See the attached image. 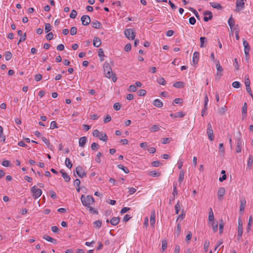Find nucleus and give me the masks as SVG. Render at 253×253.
<instances>
[{
    "label": "nucleus",
    "instance_id": "nucleus-13",
    "mask_svg": "<svg viewBox=\"0 0 253 253\" xmlns=\"http://www.w3.org/2000/svg\"><path fill=\"white\" fill-rule=\"evenodd\" d=\"M245 2L244 0H237L236 1V10L240 11L244 7Z\"/></svg>",
    "mask_w": 253,
    "mask_h": 253
},
{
    "label": "nucleus",
    "instance_id": "nucleus-9",
    "mask_svg": "<svg viewBox=\"0 0 253 253\" xmlns=\"http://www.w3.org/2000/svg\"><path fill=\"white\" fill-rule=\"evenodd\" d=\"M76 172L78 175L81 178H83L86 175L84 169L81 166H78L76 168Z\"/></svg>",
    "mask_w": 253,
    "mask_h": 253
},
{
    "label": "nucleus",
    "instance_id": "nucleus-61",
    "mask_svg": "<svg viewBox=\"0 0 253 253\" xmlns=\"http://www.w3.org/2000/svg\"><path fill=\"white\" fill-rule=\"evenodd\" d=\"M42 79V75L40 74H36L35 76V80L37 82H39Z\"/></svg>",
    "mask_w": 253,
    "mask_h": 253
},
{
    "label": "nucleus",
    "instance_id": "nucleus-2",
    "mask_svg": "<svg viewBox=\"0 0 253 253\" xmlns=\"http://www.w3.org/2000/svg\"><path fill=\"white\" fill-rule=\"evenodd\" d=\"M103 69L106 77L110 79L113 75V72L109 63L105 62L103 66Z\"/></svg>",
    "mask_w": 253,
    "mask_h": 253
},
{
    "label": "nucleus",
    "instance_id": "nucleus-14",
    "mask_svg": "<svg viewBox=\"0 0 253 253\" xmlns=\"http://www.w3.org/2000/svg\"><path fill=\"white\" fill-rule=\"evenodd\" d=\"M225 193V189L224 187H220L217 191V196L219 200H222Z\"/></svg>",
    "mask_w": 253,
    "mask_h": 253
},
{
    "label": "nucleus",
    "instance_id": "nucleus-36",
    "mask_svg": "<svg viewBox=\"0 0 253 253\" xmlns=\"http://www.w3.org/2000/svg\"><path fill=\"white\" fill-rule=\"evenodd\" d=\"M209 220L210 221H214V215L211 208L210 209V211L209 212Z\"/></svg>",
    "mask_w": 253,
    "mask_h": 253
},
{
    "label": "nucleus",
    "instance_id": "nucleus-26",
    "mask_svg": "<svg viewBox=\"0 0 253 253\" xmlns=\"http://www.w3.org/2000/svg\"><path fill=\"white\" fill-rule=\"evenodd\" d=\"M241 146H242V142L239 139L237 142V146L236 147V151L237 153H240L241 152Z\"/></svg>",
    "mask_w": 253,
    "mask_h": 253
},
{
    "label": "nucleus",
    "instance_id": "nucleus-31",
    "mask_svg": "<svg viewBox=\"0 0 253 253\" xmlns=\"http://www.w3.org/2000/svg\"><path fill=\"white\" fill-rule=\"evenodd\" d=\"M117 167L118 169L123 170L126 173H128L129 172V169L122 165H118Z\"/></svg>",
    "mask_w": 253,
    "mask_h": 253
},
{
    "label": "nucleus",
    "instance_id": "nucleus-44",
    "mask_svg": "<svg viewBox=\"0 0 253 253\" xmlns=\"http://www.w3.org/2000/svg\"><path fill=\"white\" fill-rule=\"evenodd\" d=\"M51 30V25L49 23L45 24V32L48 33Z\"/></svg>",
    "mask_w": 253,
    "mask_h": 253
},
{
    "label": "nucleus",
    "instance_id": "nucleus-56",
    "mask_svg": "<svg viewBox=\"0 0 253 253\" xmlns=\"http://www.w3.org/2000/svg\"><path fill=\"white\" fill-rule=\"evenodd\" d=\"M121 105L119 103H115L113 105L114 109L118 111L121 109Z\"/></svg>",
    "mask_w": 253,
    "mask_h": 253
},
{
    "label": "nucleus",
    "instance_id": "nucleus-4",
    "mask_svg": "<svg viewBox=\"0 0 253 253\" xmlns=\"http://www.w3.org/2000/svg\"><path fill=\"white\" fill-rule=\"evenodd\" d=\"M31 191L34 198L35 199L39 198L42 194V190L37 188L36 186H33L31 189Z\"/></svg>",
    "mask_w": 253,
    "mask_h": 253
},
{
    "label": "nucleus",
    "instance_id": "nucleus-35",
    "mask_svg": "<svg viewBox=\"0 0 253 253\" xmlns=\"http://www.w3.org/2000/svg\"><path fill=\"white\" fill-rule=\"evenodd\" d=\"M4 56L5 60L8 61L12 58V55L10 51H6Z\"/></svg>",
    "mask_w": 253,
    "mask_h": 253
},
{
    "label": "nucleus",
    "instance_id": "nucleus-21",
    "mask_svg": "<svg viewBox=\"0 0 253 253\" xmlns=\"http://www.w3.org/2000/svg\"><path fill=\"white\" fill-rule=\"evenodd\" d=\"M110 222L112 225H117L120 222V218L118 217H113Z\"/></svg>",
    "mask_w": 253,
    "mask_h": 253
},
{
    "label": "nucleus",
    "instance_id": "nucleus-7",
    "mask_svg": "<svg viewBox=\"0 0 253 253\" xmlns=\"http://www.w3.org/2000/svg\"><path fill=\"white\" fill-rule=\"evenodd\" d=\"M243 44L244 47V52L246 58H248L250 56L249 52L250 50V47L248 42L245 39L243 40Z\"/></svg>",
    "mask_w": 253,
    "mask_h": 253
},
{
    "label": "nucleus",
    "instance_id": "nucleus-22",
    "mask_svg": "<svg viewBox=\"0 0 253 253\" xmlns=\"http://www.w3.org/2000/svg\"><path fill=\"white\" fill-rule=\"evenodd\" d=\"M60 172L62 173V176L65 180V181L69 182L70 180V177L68 175V174L66 172H65L63 170H61Z\"/></svg>",
    "mask_w": 253,
    "mask_h": 253
},
{
    "label": "nucleus",
    "instance_id": "nucleus-40",
    "mask_svg": "<svg viewBox=\"0 0 253 253\" xmlns=\"http://www.w3.org/2000/svg\"><path fill=\"white\" fill-rule=\"evenodd\" d=\"M86 208L89 210V212L91 213L96 214L98 213V211L95 209H93L91 206H89L88 207H87Z\"/></svg>",
    "mask_w": 253,
    "mask_h": 253
},
{
    "label": "nucleus",
    "instance_id": "nucleus-18",
    "mask_svg": "<svg viewBox=\"0 0 253 253\" xmlns=\"http://www.w3.org/2000/svg\"><path fill=\"white\" fill-rule=\"evenodd\" d=\"M101 44V40L97 37H95L93 39V45L95 47H98Z\"/></svg>",
    "mask_w": 253,
    "mask_h": 253
},
{
    "label": "nucleus",
    "instance_id": "nucleus-3",
    "mask_svg": "<svg viewBox=\"0 0 253 253\" xmlns=\"http://www.w3.org/2000/svg\"><path fill=\"white\" fill-rule=\"evenodd\" d=\"M124 34L126 37L129 40H133L135 37V32L132 29H127L125 30Z\"/></svg>",
    "mask_w": 253,
    "mask_h": 253
},
{
    "label": "nucleus",
    "instance_id": "nucleus-57",
    "mask_svg": "<svg viewBox=\"0 0 253 253\" xmlns=\"http://www.w3.org/2000/svg\"><path fill=\"white\" fill-rule=\"evenodd\" d=\"M53 37H54V35H53V33L52 32H50L46 35V39L47 40L50 41L53 39Z\"/></svg>",
    "mask_w": 253,
    "mask_h": 253
},
{
    "label": "nucleus",
    "instance_id": "nucleus-55",
    "mask_svg": "<svg viewBox=\"0 0 253 253\" xmlns=\"http://www.w3.org/2000/svg\"><path fill=\"white\" fill-rule=\"evenodd\" d=\"M224 227V223L222 220H221L220 222L219 223V233L222 234L223 232Z\"/></svg>",
    "mask_w": 253,
    "mask_h": 253
},
{
    "label": "nucleus",
    "instance_id": "nucleus-25",
    "mask_svg": "<svg viewBox=\"0 0 253 253\" xmlns=\"http://www.w3.org/2000/svg\"><path fill=\"white\" fill-rule=\"evenodd\" d=\"M247 104L245 102L244 103L243 106L242 107V116L243 117H246L247 116Z\"/></svg>",
    "mask_w": 253,
    "mask_h": 253
},
{
    "label": "nucleus",
    "instance_id": "nucleus-30",
    "mask_svg": "<svg viewBox=\"0 0 253 253\" xmlns=\"http://www.w3.org/2000/svg\"><path fill=\"white\" fill-rule=\"evenodd\" d=\"M160 129V127L159 125H154L150 128V130L151 132H156L159 130Z\"/></svg>",
    "mask_w": 253,
    "mask_h": 253
},
{
    "label": "nucleus",
    "instance_id": "nucleus-32",
    "mask_svg": "<svg viewBox=\"0 0 253 253\" xmlns=\"http://www.w3.org/2000/svg\"><path fill=\"white\" fill-rule=\"evenodd\" d=\"M93 224L94 227L96 228H99L102 226V221L100 220H98L94 221Z\"/></svg>",
    "mask_w": 253,
    "mask_h": 253
},
{
    "label": "nucleus",
    "instance_id": "nucleus-38",
    "mask_svg": "<svg viewBox=\"0 0 253 253\" xmlns=\"http://www.w3.org/2000/svg\"><path fill=\"white\" fill-rule=\"evenodd\" d=\"M167 246H168L167 241L165 240H163L162 242V249L163 252L165 251L166 250Z\"/></svg>",
    "mask_w": 253,
    "mask_h": 253
},
{
    "label": "nucleus",
    "instance_id": "nucleus-47",
    "mask_svg": "<svg viewBox=\"0 0 253 253\" xmlns=\"http://www.w3.org/2000/svg\"><path fill=\"white\" fill-rule=\"evenodd\" d=\"M158 83L161 85H165L166 84V81L164 78H160L157 80Z\"/></svg>",
    "mask_w": 253,
    "mask_h": 253
},
{
    "label": "nucleus",
    "instance_id": "nucleus-48",
    "mask_svg": "<svg viewBox=\"0 0 253 253\" xmlns=\"http://www.w3.org/2000/svg\"><path fill=\"white\" fill-rule=\"evenodd\" d=\"M99 145L95 143V142H93L91 144V149L92 150H94L95 149H97L99 148Z\"/></svg>",
    "mask_w": 253,
    "mask_h": 253
},
{
    "label": "nucleus",
    "instance_id": "nucleus-19",
    "mask_svg": "<svg viewBox=\"0 0 253 253\" xmlns=\"http://www.w3.org/2000/svg\"><path fill=\"white\" fill-rule=\"evenodd\" d=\"M153 104L154 106L158 108H161L163 105V103L158 99H155L153 101Z\"/></svg>",
    "mask_w": 253,
    "mask_h": 253
},
{
    "label": "nucleus",
    "instance_id": "nucleus-6",
    "mask_svg": "<svg viewBox=\"0 0 253 253\" xmlns=\"http://www.w3.org/2000/svg\"><path fill=\"white\" fill-rule=\"evenodd\" d=\"M243 222L241 218L239 217L238 219V240H240L243 234Z\"/></svg>",
    "mask_w": 253,
    "mask_h": 253
},
{
    "label": "nucleus",
    "instance_id": "nucleus-49",
    "mask_svg": "<svg viewBox=\"0 0 253 253\" xmlns=\"http://www.w3.org/2000/svg\"><path fill=\"white\" fill-rule=\"evenodd\" d=\"M77 15V11L73 9L71 11V13L70 15V17L71 18L74 19L76 17Z\"/></svg>",
    "mask_w": 253,
    "mask_h": 253
},
{
    "label": "nucleus",
    "instance_id": "nucleus-42",
    "mask_svg": "<svg viewBox=\"0 0 253 253\" xmlns=\"http://www.w3.org/2000/svg\"><path fill=\"white\" fill-rule=\"evenodd\" d=\"M180 210V205L179 204V201H178L176 204L175 206V213L178 214Z\"/></svg>",
    "mask_w": 253,
    "mask_h": 253
},
{
    "label": "nucleus",
    "instance_id": "nucleus-8",
    "mask_svg": "<svg viewBox=\"0 0 253 253\" xmlns=\"http://www.w3.org/2000/svg\"><path fill=\"white\" fill-rule=\"evenodd\" d=\"M207 134H208L209 139L211 141L213 140L214 137L213 130H212L211 126L210 123H209L208 125Z\"/></svg>",
    "mask_w": 253,
    "mask_h": 253
},
{
    "label": "nucleus",
    "instance_id": "nucleus-28",
    "mask_svg": "<svg viewBox=\"0 0 253 253\" xmlns=\"http://www.w3.org/2000/svg\"><path fill=\"white\" fill-rule=\"evenodd\" d=\"M173 86L176 88H182L184 87V83L182 82H176L173 84Z\"/></svg>",
    "mask_w": 253,
    "mask_h": 253
},
{
    "label": "nucleus",
    "instance_id": "nucleus-27",
    "mask_svg": "<svg viewBox=\"0 0 253 253\" xmlns=\"http://www.w3.org/2000/svg\"><path fill=\"white\" fill-rule=\"evenodd\" d=\"M149 175L152 177H158L161 175V172L155 170H152L149 172Z\"/></svg>",
    "mask_w": 253,
    "mask_h": 253
},
{
    "label": "nucleus",
    "instance_id": "nucleus-39",
    "mask_svg": "<svg viewBox=\"0 0 253 253\" xmlns=\"http://www.w3.org/2000/svg\"><path fill=\"white\" fill-rule=\"evenodd\" d=\"M65 165L66 167H67L69 169H71V168L72 167V164L71 163V162L70 160L68 158H66Z\"/></svg>",
    "mask_w": 253,
    "mask_h": 253
},
{
    "label": "nucleus",
    "instance_id": "nucleus-43",
    "mask_svg": "<svg viewBox=\"0 0 253 253\" xmlns=\"http://www.w3.org/2000/svg\"><path fill=\"white\" fill-rule=\"evenodd\" d=\"M102 156V153L100 152H98L96 155V158H95V161L98 163H101L100 157Z\"/></svg>",
    "mask_w": 253,
    "mask_h": 253
},
{
    "label": "nucleus",
    "instance_id": "nucleus-58",
    "mask_svg": "<svg viewBox=\"0 0 253 253\" xmlns=\"http://www.w3.org/2000/svg\"><path fill=\"white\" fill-rule=\"evenodd\" d=\"M183 160L182 159H179L177 162V165L178 169H181L183 166Z\"/></svg>",
    "mask_w": 253,
    "mask_h": 253
},
{
    "label": "nucleus",
    "instance_id": "nucleus-62",
    "mask_svg": "<svg viewBox=\"0 0 253 253\" xmlns=\"http://www.w3.org/2000/svg\"><path fill=\"white\" fill-rule=\"evenodd\" d=\"M131 49V45L130 43H127L125 46V50L126 52L129 51Z\"/></svg>",
    "mask_w": 253,
    "mask_h": 253
},
{
    "label": "nucleus",
    "instance_id": "nucleus-20",
    "mask_svg": "<svg viewBox=\"0 0 253 253\" xmlns=\"http://www.w3.org/2000/svg\"><path fill=\"white\" fill-rule=\"evenodd\" d=\"M91 26L93 28L97 29H100L101 27V23L97 20L92 22Z\"/></svg>",
    "mask_w": 253,
    "mask_h": 253
},
{
    "label": "nucleus",
    "instance_id": "nucleus-17",
    "mask_svg": "<svg viewBox=\"0 0 253 253\" xmlns=\"http://www.w3.org/2000/svg\"><path fill=\"white\" fill-rule=\"evenodd\" d=\"M87 141V138L85 136L82 137L79 139V146L80 147H84V145L85 144L86 142Z\"/></svg>",
    "mask_w": 253,
    "mask_h": 253
},
{
    "label": "nucleus",
    "instance_id": "nucleus-53",
    "mask_svg": "<svg viewBox=\"0 0 253 253\" xmlns=\"http://www.w3.org/2000/svg\"><path fill=\"white\" fill-rule=\"evenodd\" d=\"M212 229L214 232H215L217 230V227H218V224L217 222H215L214 221H213L212 223Z\"/></svg>",
    "mask_w": 253,
    "mask_h": 253
},
{
    "label": "nucleus",
    "instance_id": "nucleus-51",
    "mask_svg": "<svg viewBox=\"0 0 253 253\" xmlns=\"http://www.w3.org/2000/svg\"><path fill=\"white\" fill-rule=\"evenodd\" d=\"M173 192H172V195H173V196L175 197L178 194V192H177V190L176 189V184L174 183L173 185Z\"/></svg>",
    "mask_w": 253,
    "mask_h": 253
},
{
    "label": "nucleus",
    "instance_id": "nucleus-60",
    "mask_svg": "<svg viewBox=\"0 0 253 253\" xmlns=\"http://www.w3.org/2000/svg\"><path fill=\"white\" fill-rule=\"evenodd\" d=\"M219 151L220 153H224L225 152L224 148L223 143H220L219 145Z\"/></svg>",
    "mask_w": 253,
    "mask_h": 253
},
{
    "label": "nucleus",
    "instance_id": "nucleus-63",
    "mask_svg": "<svg viewBox=\"0 0 253 253\" xmlns=\"http://www.w3.org/2000/svg\"><path fill=\"white\" fill-rule=\"evenodd\" d=\"M42 141L48 146L49 147V146L50 145V142H49V141L48 139H47L46 138L44 137H42Z\"/></svg>",
    "mask_w": 253,
    "mask_h": 253
},
{
    "label": "nucleus",
    "instance_id": "nucleus-23",
    "mask_svg": "<svg viewBox=\"0 0 253 253\" xmlns=\"http://www.w3.org/2000/svg\"><path fill=\"white\" fill-rule=\"evenodd\" d=\"M43 238L48 241V242H50L51 243H52L53 244H56V240L51 237H50V236H48V235H45L43 237Z\"/></svg>",
    "mask_w": 253,
    "mask_h": 253
},
{
    "label": "nucleus",
    "instance_id": "nucleus-10",
    "mask_svg": "<svg viewBox=\"0 0 253 253\" xmlns=\"http://www.w3.org/2000/svg\"><path fill=\"white\" fill-rule=\"evenodd\" d=\"M82 23L84 26L88 25L90 23V18L88 15H83L81 19Z\"/></svg>",
    "mask_w": 253,
    "mask_h": 253
},
{
    "label": "nucleus",
    "instance_id": "nucleus-41",
    "mask_svg": "<svg viewBox=\"0 0 253 253\" xmlns=\"http://www.w3.org/2000/svg\"><path fill=\"white\" fill-rule=\"evenodd\" d=\"M246 205V201L243 200L241 201V205L240 207V211L242 212L244 211L245 207Z\"/></svg>",
    "mask_w": 253,
    "mask_h": 253
},
{
    "label": "nucleus",
    "instance_id": "nucleus-64",
    "mask_svg": "<svg viewBox=\"0 0 253 253\" xmlns=\"http://www.w3.org/2000/svg\"><path fill=\"white\" fill-rule=\"evenodd\" d=\"M189 23L191 25H194L196 22L194 17H191L189 19Z\"/></svg>",
    "mask_w": 253,
    "mask_h": 253
},
{
    "label": "nucleus",
    "instance_id": "nucleus-34",
    "mask_svg": "<svg viewBox=\"0 0 253 253\" xmlns=\"http://www.w3.org/2000/svg\"><path fill=\"white\" fill-rule=\"evenodd\" d=\"M184 172L183 170H181L179 172V176H178V181L181 183L184 179Z\"/></svg>",
    "mask_w": 253,
    "mask_h": 253
},
{
    "label": "nucleus",
    "instance_id": "nucleus-37",
    "mask_svg": "<svg viewBox=\"0 0 253 253\" xmlns=\"http://www.w3.org/2000/svg\"><path fill=\"white\" fill-rule=\"evenodd\" d=\"M228 25L230 26V28L232 29L234 25V20L232 18V16L229 19V20L228 21Z\"/></svg>",
    "mask_w": 253,
    "mask_h": 253
},
{
    "label": "nucleus",
    "instance_id": "nucleus-11",
    "mask_svg": "<svg viewBox=\"0 0 253 253\" xmlns=\"http://www.w3.org/2000/svg\"><path fill=\"white\" fill-rule=\"evenodd\" d=\"M155 218H156L155 211H153L151 212L150 218V225L152 228H154L155 226V221H156Z\"/></svg>",
    "mask_w": 253,
    "mask_h": 253
},
{
    "label": "nucleus",
    "instance_id": "nucleus-15",
    "mask_svg": "<svg viewBox=\"0 0 253 253\" xmlns=\"http://www.w3.org/2000/svg\"><path fill=\"white\" fill-rule=\"evenodd\" d=\"M200 54L198 52L195 51L193 53L192 62L194 65H197L199 59Z\"/></svg>",
    "mask_w": 253,
    "mask_h": 253
},
{
    "label": "nucleus",
    "instance_id": "nucleus-50",
    "mask_svg": "<svg viewBox=\"0 0 253 253\" xmlns=\"http://www.w3.org/2000/svg\"><path fill=\"white\" fill-rule=\"evenodd\" d=\"M77 29L76 27H72L70 30V34L72 36L77 34Z\"/></svg>",
    "mask_w": 253,
    "mask_h": 253
},
{
    "label": "nucleus",
    "instance_id": "nucleus-1",
    "mask_svg": "<svg viewBox=\"0 0 253 253\" xmlns=\"http://www.w3.org/2000/svg\"><path fill=\"white\" fill-rule=\"evenodd\" d=\"M81 200L83 205L86 208L91 206V205H93L95 202L94 199L90 195H87L86 196L82 195L81 198Z\"/></svg>",
    "mask_w": 253,
    "mask_h": 253
},
{
    "label": "nucleus",
    "instance_id": "nucleus-5",
    "mask_svg": "<svg viewBox=\"0 0 253 253\" xmlns=\"http://www.w3.org/2000/svg\"><path fill=\"white\" fill-rule=\"evenodd\" d=\"M216 62V67L217 69V73L215 76L216 80H219L221 77L222 76V72L223 69L220 64L219 61L217 60Z\"/></svg>",
    "mask_w": 253,
    "mask_h": 253
},
{
    "label": "nucleus",
    "instance_id": "nucleus-59",
    "mask_svg": "<svg viewBox=\"0 0 253 253\" xmlns=\"http://www.w3.org/2000/svg\"><path fill=\"white\" fill-rule=\"evenodd\" d=\"M57 123L55 121H52L50 123V129H54L55 128H57Z\"/></svg>",
    "mask_w": 253,
    "mask_h": 253
},
{
    "label": "nucleus",
    "instance_id": "nucleus-33",
    "mask_svg": "<svg viewBox=\"0 0 253 253\" xmlns=\"http://www.w3.org/2000/svg\"><path fill=\"white\" fill-rule=\"evenodd\" d=\"M253 163V156L251 155L249 156V160L247 163V166L249 168H251Z\"/></svg>",
    "mask_w": 253,
    "mask_h": 253
},
{
    "label": "nucleus",
    "instance_id": "nucleus-52",
    "mask_svg": "<svg viewBox=\"0 0 253 253\" xmlns=\"http://www.w3.org/2000/svg\"><path fill=\"white\" fill-rule=\"evenodd\" d=\"M232 86L236 88H238L241 86V84L240 82L235 81L232 83Z\"/></svg>",
    "mask_w": 253,
    "mask_h": 253
},
{
    "label": "nucleus",
    "instance_id": "nucleus-29",
    "mask_svg": "<svg viewBox=\"0 0 253 253\" xmlns=\"http://www.w3.org/2000/svg\"><path fill=\"white\" fill-rule=\"evenodd\" d=\"M253 223V218L252 216H250L249 219L248 224L247 227V231L250 232L251 229L252 225Z\"/></svg>",
    "mask_w": 253,
    "mask_h": 253
},
{
    "label": "nucleus",
    "instance_id": "nucleus-16",
    "mask_svg": "<svg viewBox=\"0 0 253 253\" xmlns=\"http://www.w3.org/2000/svg\"><path fill=\"white\" fill-rule=\"evenodd\" d=\"M210 4L213 8L217 9L218 10H221L222 9V7L219 3L211 2H210Z\"/></svg>",
    "mask_w": 253,
    "mask_h": 253
},
{
    "label": "nucleus",
    "instance_id": "nucleus-46",
    "mask_svg": "<svg viewBox=\"0 0 253 253\" xmlns=\"http://www.w3.org/2000/svg\"><path fill=\"white\" fill-rule=\"evenodd\" d=\"M137 90L136 86L135 85H130L129 86L128 90L131 92H135Z\"/></svg>",
    "mask_w": 253,
    "mask_h": 253
},
{
    "label": "nucleus",
    "instance_id": "nucleus-24",
    "mask_svg": "<svg viewBox=\"0 0 253 253\" xmlns=\"http://www.w3.org/2000/svg\"><path fill=\"white\" fill-rule=\"evenodd\" d=\"M98 137L99 138L100 140H102L103 141H106L108 139V137L107 135L103 132H101V133L99 135V136H98Z\"/></svg>",
    "mask_w": 253,
    "mask_h": 253
},
{
    "label": "nucleus",
    "instance_id": "nucleus-54",
    "mask_svg": "<svg viewBox=\"0 0 253 253\" xmlns=\"http://www.w3.org/2000/svg\"><path fill=\"white\" fill-rule=\"evenodd\" d=\"M209 246H210V242L209 241H205L204 244V250H205V252L208 251Z\"/></svg>",
    "mask_w": 253,
    "mask_h": 253
},
{
    "label": "nucleus",
    "instance_id": "nucleus-12",
    "mask_svg": "<svg viewBox=\"0 0 253 253\" xmlns=\"http://www.w3.org/2000/svg\"><path fill=\"white\" fill-rule=\"evenodd\" d=\"M204 20L205 22H208V21L211 20L212 18V13L209 11H205L204 12Z\"/></svg>",
    "mask_w": 253,
    "mask_h": 253
},
{
    "label": "nucleus",
    "instance_id": "nucleus-45",
    "mask_svg": "<svg viewBox=\"0 0 253 253\" xmlns=\"http://www.w3.org/2000/svg\"><path fill=\"white\" fill-rule=\"evenodd\" d=\"M146 91L145 89H140L137 92V94L139 96H143L146 95Z\"/></svg>",
    "mask_w": 253,
    "mask_h": 253
}]
</instances>
